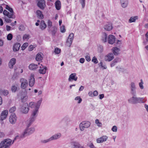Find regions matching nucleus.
Listing matches in <instances>:
<instances>
[{
	"label": "nucleus",
	"mask_w": 148,
	"mask_h": 148,
	"mask_svg": "<svg viewBox=\"0 0 148 148\" xmlns=\"http://www.w3.org/2000/svg\"><path fill=\"white\" fill-rule=\"evenodd\" d=\"M132 96L128 100V102L132 104H136L138 103H143L145 102L146 100L143 98L138 97L136 95H132Z\"/></svg>",
	"instance_id": "obj_1"
},
{
	"label": "nucleus",
	"mask_w": 148,
	"mask_h": 148,
	"mask_svg": "<svg viewBox=\"0 0 148 148\" xmlns=\"http://www.w3.org/2000/svg\"><path fill=\"white\" fill-rule=\"evenodd\" d=\"M5 8L8 10L10 13L7 10H5L3 11V14L5 16H7L10 18L14 19L15 18V16L14 15V12L12 8H10L8 5H6Z\"/></svg>",
	"instance_id": "obj_2"
},
{
	"label": "nucleus",
	"mask_w": 148,
	"mask_h": 148,
	"mask_svg": "<svg viewBox=\"0 0 148 148\" xmlns=\"http://www.w3.org/2000/svg\"><path fill=\"white\" fill-rule=\"evenodd\" d=\"M12 145V140L10 139L3 140L0 143V148H9Z\"/></svg>",
	"instance_id": "obj_3"
},
{
	"label": "nucleus",
	"mask_w": 148,
	"mask_h": 148,
	"mask_svg": "<svg viewBox=\"0 0 148 148\" xmlns=\"http://www.w3.org/2000/svg\"><path fill=\"white\" fill-rule=\"evenodd\" d=\"M29 126H28V125H27V127L21 136V138H24L34 132L35 130V128L34 127H29Z\"/></svg>",
	"instance_id": "obj_4"
},
{
	"label": "nucleus",
	"mask_w": 148,
	"mask_h": 148,
	"mask_svg": "<svg viewBox=\"0 0 148 148\" xmlns=\"http://www.w3.org/2000/svg\"><path fill=\"white\" fill-rule=\"evenodd\" d=\"M38 110L35 109L33 110L29 119L28 126H30L32 123L35 121L38 115Z\"/></svg>",
	"instance_id": "obj_5"
},
{
	"label": "nucleus",
	"mask_w": 148,
	"mask_h": 148,
	"mask_svg": "<svg viewBox=\"0 0 148 148\" xmlns=\"http://www.w3.org/2000/svg\"><path fill=\"white\" fill-rule=\"evenodd\" d=\"M20 82L21 83V88L25 89L24 95H26L27 93V90H25L28 85L27 80L23 78H21L20 79Z\"/></svg>",
	"instance_id": "obj_6"
},
{
	"label": "nucleus",
	"mask_w": 148,
	"mask_h": 148,
	"mask_svg": "<svg viewBox=\"0 0 148 148\" xmlns=\"http://www.w3.org/2000/svg\"><path fill=\"white\" fill-rule=\"evenodd\" d=\"M61 136V134L60 133H58L53 135L49 139L41 140L40 142L42 143H45L52 140L58 139L60 138Z\"/></svg>",
	"instance_id": "obj_7"
},
{
	"label": "nucleus",
	"mask_w": 148,
	"mask_h": 148,
	"mask_svg": "<svg viewBox=\"0 0 148 148\" xmlns=\"http://www.w3.org/2000/svg\"><path fill=\"white\" fill-rule=\"evenodd\" d=\"M130 94L132 95H136V87L135 84L134 82L131 83L130 84Z\"/></svg>",
	"instance_id": "obj_8"
},
{
	"label": "nucleus",
	"mask_w": 148,
	"mask_h": 148,
	"mask_svg": "<svg viewBox=\"0 0 148 148\" xmlns=\"http://www.w3.org/2000/svg\"><path fill=\"white\" fill-rule=\"evenodd\" d=\"M90 123L88 121H84L80 123L79 127L80 130L83 131L85 128L88 127L90 125Z\"/></svg>",
	"instance_id": "obj_9"
},
{
	"label": "nucleus",
	"mask_w": 148,
	"mask_h": 148,
	"mask_svg": "<svg viewBox=\"0 0 148 148\" xmlns=\"http://www.w3.org/2000/svg\"><path fill=\"white\" fill-rule=\"evenodd\" d=\"M29 110V108L27 103H25L23 104L21 108V111L23 113L26 114Z\"/></svg>",
	"instance_id": "obj_10"
},
{
	"label": "nucleus",
	"mask_w": 148,
	"mask_h": 148,
	"mask_svg": "<svg viewBox=\"0 0 148 148\" xmlns=\"http://www.w3.org/2000/svg\"><path fill=\"white\" fill-rule=\"evenodd\" d=\"M74 34L71 33L70 34L67 39L66 45L69 47H70L72 42L73 39Z\"/></svg>",
	"instance_id": "obj_11"
},
{
	"label": "nucleus",
	"mask_w": 148,
	"mask_h": 148,
	"mask_svg": "<svg viewBox=\"0 0 148 148\" xmlns=\"http://www.w3.org/2000/svg\"><path fill=\"white\" fill-rule=\"evenodd\" d=\"M17 117L14 114H12L9 118L10 122L12 124H14L17 120Z\"/></svg>",
	"instance_id": "obj_12"
},
{
	"label": "nucleus",
	"mask_w": 148,
	"mask_h": 148,
	"mask_svg": "<svg viewBox=\"0 0 148 148\" xmlns=\"http://www.w3.org/2000/svg\"><path fill=\"white\" fill-rule=\"evenodd\" d=\"M115 37L113 35L110 34L108 36V43L112 45L115 41Z\"/></svg>",
	"instance_id": "obj_13"
},
{
	"label": "nucleus",
	"mask_w": 148,
	"mask_h": 148,
	"mask_svg": "<svg viewBox=\"0 0 148 148\" xmlns=\"http://www.w3.org/2000/svg\"><path fill=\"white\" fill-rule=\"evenodd\" d=\"M114 58V56L113 53H110L108 54L105 57L104 59L106 61L110 62Z\"/></svg>",
	"instance_id": "obj_14"
},
{
	"label": "nucleus",
	"mask_w": 148,
	"mask_h": 148,
	"mask_svg": "<svg viewBox=\"0 0 148 148\" xmlns=\"http://www.w3.org/2000/svg\"><path fill=\"white\" fill-rule=\"evenodd\" d=\"M108 139V137L106 136H103L96 140V141L98 143H101L103 142L106 141Z\"/></svg>",
	"instance_id": "obj_15"
},
{
	"label": "nucleus",
	"mask_w": 148,
	"mask_h": 148,
	"mask_svg": "<svg viewBox=\"0 0 148 148\" xmlns=\"http://www.w3.org/2000/svg\"><path fill=\"white\" fill-rule=\"evenodd\" d=\"M37 5L40 9H43L46 6L45 2L44 0H39Z\"/></svg>",
	"instance_id": "obj_16"
},
{
	"label": "nucleus",
	"mask_w": 148,
	"mask_h": 148,
	"mask_svg": "<svg viewBox=\"0 0 148 148\" xmlns=\"http://www.w3.org/2000/svg\"><path fill=\"white\" fill-rule=\"evenodd\" d=\"M103 27L106 31H110L113 28L112 24L110 23H107L104 25Z\"/></svg>",
	"instance_id": "obj_17"
},
{
	"label": "nucleus",
	"mask_w": 148,
	"mask_h": 148,
	"mask_svg": "<svg viewBox=\"0 0 148 148\" xmlns=\"http://www.w3.org/2000/svg\"><path fill=\"white\" fill-rule=\"evenodd\" d=\"M8 113V111L7 110H5L3 111L1 114L0 117V120L3 121L5 119L7 116Z\"/></svg>",
	"instance_id": "obj_18"
},
{
	"label": "nucleus",
	"mask_w": 148,
	"mask_h": 148,
	"mask_svg": "<svg viewBox=\"0 0 148 148\" xmlns=\"http://www.w3.org/2000/svg\"><path fill=\"white\" fill-rule=\"evenodd\" d=\"M40 69L39 70V73L42 74H44L45 73L46 70H47V67L45 66H43L42 64H41L39 66Z\"/></svg>",
	"instance_id": "obj_19"
},
{
	"label": "nucleus",
	"mask_w": 148,
	"mask_h": 148,
	"mask_svg": "<svg viewBox=\"0 0 148 148\" xmlns=\"http://www.w3.org/2000/svg\"><path fill=\"white\" fill-rule=\"evenodd\" d=\"M120 3L121 6L123 8H125L128 5V0H120Z\"/></svg>",
	"instance_id": "obj_20"
},
{
	"label": "nucleus",
	"mask_w": 148,
	"mask_h": 148,
	"mask_svg": "<svg viewBox=\"0 0 148 148\" xmlns=\"http://www.w3.org/2000/svg\"><path fill=\"white\" fill-rule=\"evenodd\" d=\"M35 83V78H34V75L32 74L31 75L30 79L29 81V85L31 87L33 86Z\"/></svg>",
	"instance_id": "obj_21"
},
{
	"label": "nucleus",
	"mask_w": 148,
	"mask_h": 148,
	"mask_svg": "<svg viewBox=\"0 0 148 148\" xmlns=\"http://www.w3.org/2000/svg\"><path fill=\"white\" fill-rule=\"evenodd\" d=\"M16 63V59L14 58L11 59L8 63V66L10 69H12L13 66Z\"/></svg>",
	"instance_id": "obj_22"
},
{
	"label": "nucleus",
	"mask_w": 148,
	"mask_h": 148,
	"mask_svg": "<svg viewBox=\"0 0 148 148\" xmlns=\"http://www.w3.org/2000/svg\"><path fill=\"white\" fill-rule=\"evenodd\" d=\"M75 73H73L71 74L69 76L68 79V80L69 82L71 81L72 80H74L75 81L77 80V77L76 76Z\"/></svg>",
	"instance_id": "obj_23"
},
{
	"label": "nucleus",
	"mask_w": 148,
	"mask_h": 148,
	"mask_svg": "<svg viewBox=\"0 0 148 148\" xmlns=\"http://www.w3.org/2000/svg\"><path fill=\"white\" fill-rule=\"evenodd\" d=\"M111 50L113 55L115 56H117L119 54V52L120 51V49L116 47H113L112 49Z\"/></svg>",
	"instance_id": "obj_24"
},
{
	"label": "nucleus",
	"mask_w": 148,
	"mask_h": 148,
	"mask_svg": "<svg viewBox=\"0 0 148 148\" xmlns=\"http://www.w3.org/2000/svg\"><path fill=\"white\" fill-rule=\"evenodd\" d=\"M71 143L73 146V148H85L77 142H72Z\"/></svg>",
	"instance_id": "obj_25"
},
{
	"label": "nucleus",
	"mask_w": 148,
	"mask_h": 148,
	"mask_svg": "<svg viewBox=\"0 0 148 148\" xmlns=\"http://www.w3.org/2000/svg\"><path fill=\"white\" fill-rule=\"evenodd\" d=\"M107 34L105 32H103L102 34L101 37V40L103 43L106 42L108 41Z\"/></svg>",
	"instance_id": "obj_26"
},
{
	"label": "nucleus",
	"mask_w": 148,
	"mask_h": 148,
	"mask_svg": "<svg viewBox=\"0 0 148 148\" xmlns=\"http://www.w3.org/2000/svg\"><path fill=\"white\" fill-rule=\"evenodd\" d=\"M43 54L41 53H38L36 55V61H40L43 58Z\"/></svg>",
	"instance_id": "obj_27"
},
{
	"label": "nucleus",
	"mask_w": 148,
	"mask_h": 148,
	"mask_svg": "<svg viewBox=\"0 0 148 148\" xmlns=\"http://www.w3.org/2000/svg\"><path fill=\"white\" fill-rule=\"evenodd\" d=\"M38 67L37 64L32 63L30 64L29 66V69L32 70H35Z\"/></svg>",
	"instance_id": "obj_28"
},
{
	"label": "nucleus",
	"mask_w": 148,
	"mask_h": 148,
	"mask_svg": "<svg viewBox=\"0 0 148 148\" xmlns=\"http://www.w3.org/2000/svg\"><path fill=\"white\" fill-rule=\"evenodd\" d=\"M46 25L43 20H41L40 25V28L42 30L45 29L46 27Z\"/></svg>",
	"instance_id": "obj_29"
},
{
	"label": "nucleus",
	"mask_w": 148,
	"mask_h": 148,
	"mask_svg": "<svg viewBox=\"0 0 148 148\" xmlns=\"http://www.w3.org/2000/svg\"><path fill=\"white\" fill-rule=\"evenodd\" d=\"M21 45L19 43H15L13 47V50L14 51H18Z\"/></svg>",
	"instance_id": "obj_30"
},
{
	"label": "nucleus",
	"mask_w": 148,
	"mask_h": 148,
	"mask_svg": "<svg viewBox=\"0 0 148 148\" xmlns=\"http://www.w3.org/2000/svg\"><path fill=\"white\" fill-rule=\"evenodd\" d=\"M36 13L38 17L42 19L44 18V16L42 14V12L39 10H38L36 11Z\"/></svg>",
	"instance_id": "obj_31"
},
{
	"label": "nucleus",
	"mask_w": 148,
	"mask_h": 148,
	"mask_svg": "<svg viewBox=\"0 0 148 148\" xmlns=\"http://www.w3.org/2000/svg\"><path fill=\"white\" fill-rule=\"evenodd\" d=\"M138 19V16H132L130 18L129 20V22L131 23L132 22H134L136 20Z\"/></svg>",
	"instance_id": "obj_32"
},
{
	"label": "nucleus",
	"mask_w": 148,
	"mask_h": 148,
	"mask_svg": "<svg viewBox=\"0 0 148 148\" xmlns=\"http://www.w3.org/2000/svg\"><path fill=\"white\" fill-rule=\"evenodd\" d=\"M55 6L57 10H59L61 8V3L60 1L57 0L55 2Z\"/></svg>",
	"instance_id": "obj_33"
},
{
	"label": "nucleus",
	"mask_w": 148,
	"mask_h": 148,
	"mask_svg": "<svg viewBox=\"0 0 148 148\" xmlns=\"http://www.w3.org/2000/svg\"><path fill=\"white\" fill-rule=\"evenodd\" d=\"M42 101V99L38 101L36 103H35V109L38 110Z\"/></svg>",
	"instance_id": "obj_34"
},
{
	"label": "nucleus",
	"mask_w": 148,
	"mask_h": 148,
	"mask_svg": "<svg viewBox=\"0 0 148 148\" xmlns=\"http://www.w3.org/2000/svg\"><path fill=\"white\" fill-rule=\"evenodd\" d=\"M57 30V28L56 27H53L51 28V33L52 36H54Z\"/></svg>",
	"instance_id": "obj_35"
},
{
	"label": "nucleus",
	"mask_w": 148,
	"mask_h": 148,
	"mask_svg": "<svg viewBox=\"0 0 148 148\" xmlns=\"http://www.w3.org/2000/svg\"><path fill=\"white\" fill-rule=\"evenodd\" d=\"M98 50L99 53H102L103 51V47L102 46L100 45L98 46Z\"/></svg>",
	"instance_id": "obj_36"
},
{
	"label": "nucleus",
	"mask_w": 148,
	"mask_h": 148,
	"mask_svg": "<svg viewBox=\"0 0 148 148\" xmlns=\"http://www.w3.org/2000/svg\"><path fill=\"white\" fill-rule=\"evenodd\" d=\"M75 101H78L77 103H80L82 101V99L80 98L79 96H77L75 98Z\"/></svg>",
	"instance_id": "obj_37"
},
{
	"label": "nucleus",
	"mask_w": 148,
	"mask_h": 148,
	"mask_svg": "<svg viewBox=\"0 0 148 148\" xmlns=\"http://www.w3.org/2000/svg\"><path fill=\"white\" fill-rule=\"evenodd\" d=\"M116 69H117V70L120 72H124L125 70L123 69V68H122L120 66H117L116 67Z\"/></svg>",
	"instance_id": "obj_38"
},
{
	"label": "nucleus",
	"mask_w": 148,
	"mask_h": 148,
	"mask_svg": "<svg viewBox=\"0 0 148 148\" xmlns=\"http://www.w3.org/2000/svg\"><path fill=\"white\" fill-rule=\"evenodd\" d=\"M140 81L141 82L139 83V85L140 88L141 89H144V86H143L144 83L142 79L140 80Z\"/></svg>",
	"instance_id": "obj_39"
},
{
	"label": "nucleus",
	"mask_w": 148,
	"mask_h": 148,
	"mask_svg": "<svg viewBox=\"0 0 148 148\" xmlns=\"http://www.w3.org/2000/svg\"><path fill=\"white\" fill-rule=\"evenodd\" d=\"M95 123L97 124V126L99 127H101L102 125L101 123L100 122L99 120L98 119H96L95 121Z\"/></svg>",
	"instance_id": "obj_40"
},
{
	"label": "nucleus",
	"mask_w": 148,
	"mask_h": 148,
	"mask_svg": "<svg viewBox=\"0 0 148 148\" xmlns=\"http://www.w3.org/2000/svg\"><path fill=\"white\" fill-rule=\"evenodd\" d=\"M12 35L11 33H10L8 34L7 37V40H11L12 38Z\"/></svg>",
	"instance_id": "obj_41"
},
{
	"label": "nucleus",
	"mask_w": 148,
	"mask_h": 148,
	"mask_svg": "<svg viewBox=\"0 0 148 148\" xmlns=\"http://www.w3.org/2000/svg\"><path fill=\"white\" fill-rule=\"evenodd\" d=\"M17 90V87L15 85H12L11 87V90L13 92H15Z\"/></svg>",
	"instance_id": "obj_42"
},
{
	"label": "nucleus",
	"mask_w": 148,
	"mask_h": 148,
	"mask_svg": "<svg viewBox=\"0 0 148 148\" xmlns=\"http://www.w3.org/2000/svg\"><path fill=\"white\" fill-rule=\"evenodd\" d=\"M79 1L82 5V8H84L85 6V0H79Z\"/></svg>",
	"instance_id": "obj_43"
},
{
	"label": "nucleus",
	"mask_w": 148,
	"mask_h": 148,
	"mask_svg": "<svg viewBox=\"0 0 148 148\" xmlns=\"http://www.w3.org/2000/svg\"><path fill=\"white\" fill-rule=\"evenodd\" d=\"M1 92L4 96L7 95L9 93L8 91L7 90H2Z\"/></svg>",
	"instance_id": "obj_44"
},
{
	"label": "nucleus",
	"mask_w": 148,
	"mask_h": 148,
	"mask_svg": "<svg viewBox=\"0 0 148 148\" xmlns=\"http://www.w3.org/2000/svg\"><path fill=\"white\" fill-rule=\"evenodd\" d=\"M4 18L5 19V21L7 23H11L12 21V20L10 19V18L9 17H8L7 16V17L5 16Z\"/></svg>",
	"instance_id": "obj_45"
},
{
	"label": "nucleus",
	"mask_w": 148,
	"mask_h": 148,
	"mask_svg": "<svg viewBox=\"0 0 148 148\" xmlns=\"http://www.w3.org/2000/svg\"><path fill=\"white\" fill-rule=\"evenodd\" d=\"M28 43L27 42L23 44L22 46L21 47L22 49L23 50H24L28 46Z\"/></svg>",
	"instance_id": "obj_46"
},
{
	"label": "nucleus",
	"mask_w": 148,
	"mask_h": 148,
	"mask_svg": "<svg viewBox=\"0 0 148 148\" xmlns=\"http://www.w3.org/2000/svg\"><path fill=\"white\" fill-rule=\"evenodd\" d=\"M60 32L62 33H64L66 31L65 29V26L64 25H62L60 27Z\"/></svg>",
	"instance_id": "obj_47"
},
{
	"label": "nucleus",
	"mask_w": 148,
	"mask_h": 148,
	"mask_svg": "<svg viewBox=\"0 0 148 148\" xmlns=\"http://www.w3.org/2000/svg\"><path fill=\"white\" fill-rule=\"evenodd\" d=\"M16 110V107L14 106L13 107L10 109L9 110V112L10 113L13 112L15 111Z\"/></svg>",
	"instance_id": "obj_48"
},
{
	"label": "nucleus",
	"mask_w": 148,
	"mask_h": 148,
	"mask_svg": "<svg viewBox=\"0 0 148 148\" xmlns=\"http://www.w3.org/2000/svg\"><path fill=\"white\" fill-rule=\"evenodd\" d=\"M35 103L33 102H31L29 104V106L32 108H33L35 106Z\"/></svg>",
	"instance_id": "obj_49"
},
{
	"label": "nucleus",
	"mask_w": 148,
	"mask_h": 148,
	"mask_svg": "<svg viewBox=\"0 0 148 148\" xmlns=\"http://www.w3.org/2000/svg\"><path fill=\"white\" fill-rule=\"evenodd\" d=\"M54 51L56 54H58L60 53V49L58 48H56L55 49Z\"/></svg>",
	"instance_id": "obj_50"
},
{
	"label": "nucleus",
	"mask_w": 148,
	"mask_h": 148,
	"mask_svg": "<svg viewBox=\"0 0 148 148\" xmlns=\"http://www.w3.org/2000/svg\"><path fill=\"white\" fill-rule=\"evenodd\" d=\"M117 128L116 126H114L112 129V130L114 132H116L117 131Z\"/></svg>",
	"instance_id": "obj_51"
},
{
	"label": "nucleus",
	"mask_w": 148,
	"mask_h": 148,
	"mask_svg": "<svg viewBox=\"0 0 148 148\" xmlns=\"http://www.w3.org/2000/svg\"><path fill=\"white\" fill-rule=\"evenodd\" d=\"M116 63L121 61V59L119 58H117L113 60Z\"/></svg>",
	"instance_id": "obj_52"
},
{
	"label": "nucleus",
	"mask_w": 148,
	"mask_h": 148,
	"mask_svg": "<svg viewBox=\"0 0 148 148\" xmlns=\"http://www.w3.org/2000/svg\"><path fill=\"white\" fill-rule=\"evenodd\" d=\"M92 61L94 62L95 64H97L98 63V60L97 58L95 57H94L93 58L92 60Z\"/></svg>",
	"instance_id": "obj_53"
},
{
	"label": "nucleus",
	"mask_w": 148,
	"mask_h": 148,
	"mask_svg": "<svg viewBox=\"0 0 148 148\" xmlns=\"http://www.w3.org/2000/svg\"><path fill=\"white\" fill-rule=\"evenodd\" d=\"M48 27L49 28H50L52 26V22L50 20H48Z\"/></svg>",
	"instance_id": "obj_54"
},
{
	"label": "nucleus",
	"mask_w": 148,
	"mask_h": 148,
	"mask_svg": "<svg viewBox=\"0 0 148 148\" xmlns=\"http://www.w3.org/2000/svg\"><path fill=\"white\" fill-rule=\"evenodd\" d=\"M27 99V97L26 96H24L23 97H22L21 98L22 102H24L26 101Z\"/></svg>",
	"instance_id": "obj_55"
},
{
	"label": "nucleus",
	"mask_w": 148,
	"mask_h": 148,
	"mask_svg": "<svg viewBox=\"0 0 148 148\" xmlns=\"http://www.w3.org/2000/svg\"><path fill=\"white\" fill-rule=\"evenodd\" d=\"M29 35L28 34H25L23 37V40H25L26 39L28 38L29 39Z\"/></svg>",
	"instance_id": "obj_56"
},
{
	"label": "nucleus",
	"mask_w": 148,
	"mask_h": 148,
	"mask_svg": "<svg viewBox=\"0 0 148 148\" xmlns=\"http://www.w3.org/2000/svg\"><path fill=\"white\" fill-rule=\"evenodd\" d=\"M86 60L88 62H89L90 60V57L89 56H86L85 57Z\"/></svg>",
	"instance_id": "obj_57"
},
{
	"label": "nucleus",
	"mask_w": 148,
	"mask_h": 148,
	"mask_svg": "<svg viewBox=\"0 0 148 148\" xmlns=\"http://www.w3.org/2000/svg\"><path fill=\"white\" fill-rule=\"evenodd\" d=\"M85 59L83 58H81L79 60V62L81 63H83L84 62Z\"/></svg>",
	"instance_id": "obj_58"
},
{
	"label": "nucleus",
	"mask_w": 148,
	"mask_h": 148,
	"mask_svg": "<svg viewBox=\"0 0 148 148\" xmlns=\"http://www.w3.org/2000/svg\"><path fill=\"white\" fill-rule=\"evenodd\" d=\"M98 92L97 90L94 91L93 92V95L94 96H96L98 95Z\"/></svg>",
	"instance_id": "obj_59"
},
{
	"label": "nucleus",
	"mask_w": 148,
	"mask_h": 148,
	"mask_svg": "<svg viewBox=\"0 0 148 148\" xmlns=\"http://www.w3.org/2000/svg\"><path fill=\"white\" fill-rule=\"evenodd\" d=\"M90 148H97L95 147L92 143H90L89 145Z\"/></svg>",
	"instance_id": "obj_60"
},
{
	"label": "nucleus",
	"mask_w": 148,
	"mask_h": 148,
	"mask_svg": "<svg viewBox=\"0 0 148 148\" xmlns=\"http://www.w3.org/2000/svg\"><path fill=\"white\" fill-rule=\"evenodd\" d=\"M33 46L32 45H31L29 46L28 49V50L29 51H32L33 50Z\"/></svg>",
	"instance_id": "obj_61"
},
{
	"label": "nucleus",
	"mask_w": 148,
	"mask_h": 148,
	"mask_svg": "<svg viewBox=\"0 0 148 148\" xmlns=\"http://www.w3.org/2000/svg\"><path fill=\"white\" fill-rule=\"evenodd\" d=\"M88 95L89 96H90L91 97H94V95H93V92H92V91H90L89 92Z\"/></svg>",
	"instance_id": "obj_62"
},
{
	"label": "nucleus",
	"mask_w": 148,
	"mask_h": 148,
	"mask_svg": "<svg viewBox=\"0 0 148 148\" xmlns=\"http://www.w3.org/2000/svg\"><path fill=\"white\" fill-rule=\"evenodd\" d=\"M116 64V63L113 61L110 64L111 66V67H113Z\"/></svg>",
	"instance_id": "obj_63"
},
{
	"label": "nucleus",
	"mask_w": 148,
	"mask_h": 148,
	"mask_svg": "<svg viewBox=\"0 0 148 148\" xmlns=\"http://www.w3.org/2000/svg\"><path fill=\"white\" fill-rule=\"evenodd\" d=\"M6 30L7 31H9L10 30V29H11V27L9 26L6 25Z\"/></svg>",
	"instance_id": "obj_64"
}]
</instances>
